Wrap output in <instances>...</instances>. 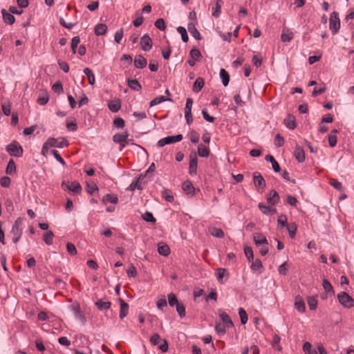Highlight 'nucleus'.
Instances as JSON below:
<instances>
[{
  "mask_svg": "<svg viewBox=\"0 0 354 354\" xmlns=\"http://www.w3.org/2000/svg\"><path fill=\"white\" fill-rule=\"evenodd\" d=\"M283 124L289 129H295L296 128V120L294 115L288 114L283 120Z\"/></svg>",
  "mask_w": 354,
  "mask_h": 354,
  "instance_id": "obj_15",
  "label": "nucleus"
},
{
  "mask_svg": "<svg viewBox=\"0 0 354 354\" xmlns=\"http://www.w3.org/2000/svg\"><path fill=\"white\" fill-rule=\"evenodd\" d=\"M46 145H50V147L64 148L67 147L69 143L65 138H49L46 140Z\"/></svg>",
  "mask_w": 354,
  "mask_h": 354,
  "instance_id": "obj_5",
  "label": "nucleus"
},
{
  "mask_svg": "<svg viewBox=\"0 0 354 354\" xmlns=\"http://www.w3.org/2000/svg\"><path fill=\"white\" fill-rule=\"evenodd\" d=\"M128 86L133 90L139 91L141 90L142 86L137 80H129Z\"/></svg>",
  "mask_w": 354,
  "mask_h": 354,
  "instance_id": "obj_40",
  "label": "nucleus"
},
{
  "mask_svg": "<svg viewBox=\"0 0 354 354\" xmlns=\"http://www.w3.org/2000/svg\"><path fill=\"white\" fill-rule=\"evenodd\" d=\"M198 156L203 158H207L209 155V149L207 147L200 144L198 146Z\"/></svg>",
  "mask_w": 354,
  "mask_h": 354,
  "instance_id": "obj_31",
  "label": "nucleus"
},
{
  "mask_svg": "<svg viewBox=\"0 0 354 354\" xmlns=\"http://www.w3.org/2000/svg\"><path fill=\"white\" fill-rule=\"evenodd\" d=\"M268 203L270 205H275L279 201V196L276 190L272 189L267 196Z\"/></svg>",
  "mask_w": 354,
  "mask_h": 354,
  "instance_id": "obj_19",
  "label": "nucleus"
},
{
  "mask_svg": "<svg viewBox=\"0 0 354 354\" xmlns=\"http://www.w3.org/2000/svg\"><path fill=\"white\" fill-rule=\"evenodd\" d=\"M239 315L240 317L241 324H245L248 319L246 311L243 308H239Z\"/></svg>",
  "mask_w": 354,
  "mask_h": 354,
  "instance_id": "obj_48",
  "label": "nucleus"
},
{
  "mask_svg": "<svg viewBox=\"0 0 354 354\" xmlns=\"http://www.w3.org/2000/svg\"><path fill=\"white\" fill-rule=\"evenodd\" d=\"M218 315L220 318L221 319L223 324L227 326V328H232L234 327L233 322L230 319V316L224 311L220 310L218 311Z\"/></svg>",
  "mask_w": 354,
  "mask_h": 354,
  "instance_id": "obj_13",
  "label": "nucleus"
},
{
  "mask_svg": "<svg viewBox=\"0 0 354 354\" xmlns=\"http://www.w3.org/2000/svg\"><path fill=\"white\" fill-rule=\"evenodd\" d=\"M281 338L277 335H275L273 337V341H272V346L277 349L279 351H282L283 348L282 346L279 344Z\"/></svg>",
  "mask_w": 354,
  "mask_h": 354,
  "instance_id": "obj_55",
  "label": "nucleus"
},
{
  "mask_svg": "<svg viewBox=\"0 0 354 354\" xmlns=\"http://www.w3.org/2000/svg\"><path fill=\"white\" fill-rule=\"evenodd\" d=\"M227 326L224 325L223 324L218 323L215 326V330L220 335H223L226 333V328Z\"/></svg>",
  "mask_w": 354,
  "mask_h": 354,
  "instance_id": "obj_57",
  "label": "nucleus"
},
{
  "mask_svg": "<svg viewBox=\"0 0 354 354\" xmlns=\"http://www.w3.org/2000/svg\"><path fill=\"white\" fill-rule=\"evenodd\" d=\"M53 236H54V234L53 233L52 231H47L44 234V242L48 245H50L53 244Z\"/></svg>",
  "mask_w": 354,
  "mask_h": 354,
  "instance_id": "obj_44",
  "label": "nucleus"
},
{
  "mask_svg": "<svg viewBox=\"0 0 354 354\" xmlns=\"http://www.w3.org/2000/svg\"><path fill=\"white\" fill-rule=\"evenodd\" d=\"M244 252L245 257L248 258L249 261H252L254 259V254L253 250L251 247H245L244 248Z\"/></svg>",
  "mask_w": 354,
  "mask_h": 354,
  "instance_id": "obj_59",
  "label": "nucleus"
},
{
  "mask_svg": "<svg viewBox=\"0 0 354 354\" xmlns=\"http://www.w3.org/2000/svg\"><path fill=\"white\" fill-rule=\"evenodd\" d=\"M220 76L224 86H227L230 82V75L223 68L220 71Z\"/></svg>",
  "mask_w": 354,
  "mask_h": 354,
  "instance_id": "obj_37",
  "label": "nucleus"
},
{
  "mask_svg": "<svg viewBox=\"0 0 354 354\" xmlns=\"http://www.w3.org/2000/svg\"><path fill=\"white\" fill-rule=\"evenodd\" d=\"M80 41V39L79 36H75L72 38L71 40V50L73 54L76 53V48L77 47V45L79 44Z\"/></svg>",
  "mask_w": 354,
  "mask_h": 354,
  "instance_id": "obj_56",
  "label": "nucleus"
},
{
  "mask_svg": "<svg viewBox=\"0 0 354 354\" xmlns=\"http://www.w3.org/2000/svg\"><path fill=\"white\" fill-rule=\"evenodd\" d=\"M124 34V30L122 28L116 31L114 35V40L117 44H120Z\"/></svg>",
  "mask_w": 354,
  "mask_h": 354,
  "instance_id": "obj_60",
  "label": "nucleus"
},
{
  "mask_svg": "<svg viewBox=\"0 0 354 354\" xmlns=\"http://www.w3.org/2000/svg\"><path fill=\"white\" fill-rule=\"evenodd\" d=\"M204 80L202 77H198L194 83L193 91L198 93L204 86Z\"/></svg>",
  "mask_w": 354,
  "mask_h": 354,
  "instance_id": "obj_33",
  "label": "nucleus"
},
{
  "mask_svg": "<svg viewBox=\"0 0 354 354\" xmlns=\"http://www.w3.org/2000/svg\"><path fill=\"white\" fill-rule=\"evenodd\" d=\"M265 159L266 161L270 162L272 164V169L275 172H279L281 171L279 163L272 155H266Z\"/></svg>",
  "mask_w": 354,
  "mask_h": 354,
  "instance_id": "obj_23",
  "label": "nucleus"
},
{
  "mask_svg": "<svg viewBox=\"0 0 354 354\" xmlns=\"http://www.w3.org/2000/svg\"><path fill=\"white\" fill-rule=\"evenodd\" d=\"M286 229L288 231L289 236L291 239H294L296 235L297 226L295 223H290L286 227Z\"/></svg>",
  "mask_w": 354,
  "mask_h": 354,
  "instance_id": "obj_36",
  "label": "nucleus"
},
{
  "mask_svg": "<svg viewBox=\"0 0 354 354\" xmlns=\"http://www.w3.org/2000/svg\"><path fill=\"white\" fill-rule=\"evenodd\" d=\"M197 165L198 160L196 155L192 154L190 156V161H189V174L191 176L196 175L197 174Z\"/></svg>",
  "mask_w": 354,
  "mask_h": 354,
  "instance_id": "obj_11",
  "label": "nucleus"
},
{
  "mask_svg": "<svg viewBox=\"0 0 354 354\" xmlns=\"http://www.w3.org/2000/svg\"><path fill=\"white\" fill-rule=\"evenodd\" d=\"M84 73L87 76L88 83L91 85H93L95 84V75L92 71L91 69L89 68H85L84 69Z\"/></svg>",
  "mask_w": 354,
  "mask_h": 354,
  "instance_id": "obj_38",
  "label": "nucleus"
},
{
  "mask_svg": "<svg viewBox=\"0 0 354 354\" xmlns=\"http://www.w3.org/2000/svg\"><path fill=\"white\" fill-rule=\"evenodd\" d=\"M254 241L257 245H268V241L264 235L261 233H255L253 235Z\"/></svg>",
  "mask_w": 354,
  "mask_h": 354,
  "instance_id": "obj_21",
  "label": "nucleus"
},
{
  "mask_svg": "<svg viewBox=\"0 0 354 354\" xmlns=\"http://www.w3.org/2000/svg\"><path fill=\"white\" fill-rule=\"evenodd\" d=\"M252 263L251 264V269L253 271H258L263 268V265L260 259H256L255 261H252Z\"/></svg>",
  "mask_w": 354,
  "mask_h": 354,
  "instance_id": "obj_53",
  "label": "nucleus"
},
{
  "mask_svg": "<svg viewBox=\"0 0 354 354\" xmlns=\"http://www.w3.org/2000/svg\"><path fill=\"white\" fill-rule=\"evenodd\" d=\"M1 12H2L3 21L6 24L12 25L15 23V18L10 12H8L4 9H3L1 10Z\"/></svg>",
  "mask_w": 354,
  "mask_h": 354,
  "instance_id": "obj_25",
  "label": "nucleus"
},
{
  "mask_svg": "<svg viewBox=\"0 0 354 354\" xmlns=\"http://www.w3.org/2000/svg\"><path fill=\"white\" fill-rule=\"evenodd\" d=\"M177 31L180 34L183 41L185 43L187 42L189 37L185 28L183 26H178L177 28Z\"/></svg>",
  "mask_w": 354,
  "mask_h": 354,
  "instance_id": "obj_46",
  "label": "nucleus"
},
{
  "mask_svg": "<svg viewBox=\"0 0 354 354\" xmlns=\"http://www.w3.org/2000/svg\"><path fill=\"white\" fill-rule=\"evenodd\" d=\"M189 139L191 140V142L192 143H198V140H199V136L198 134V133L194 131V130H192L190 132H189Z\"/></svg>",
  "mask_w": 354,
  "mask_h": 354,
  "instance_id": "obj_63",
  "label": "nucleus"
},
{
  "mask_svg": "<svg viewBox=\"0 0 354 354\" xmlns=\"http://www.w3.org/2000/svg\"><path fill=\"white\" fill-rule=\"evenodd\" d=\"M23 224V218L21 217L17 218L15 223L13 224L10 234H12V236H21L22 234V226Z\"/></svg>",
  "mask_w": 354,
  "mask_h": 354,
  "instance_id": "obj_8",
  "label": "nucleus"
},
{
  "mask_svg": "<svg viewBox=\"0 0 354 354\" xmlns=\"http://www.w3.org/2000/svg\"><path fill=\"white\" fill-rule=\"evenodd\" d=\"M295 307L300 313H304L306 310V306L304 299L301 296L297 295L295 297Z\"/></svg>",
  "mask_w": 354,
  "mask_h": 354,
  "instance_id": "obj_12",
  "label": "nucleus"
},
{
  "mask_svg": "<svg viewBox=\"0 0 354 354\" xmlns=\"http://www.w3.org/2000/svg\"><path fill=\"white\" fill-rule=\"evenodd\" d=\"M113 142L120 145V150L125 147L129 141V133L127 131L123 133H118L113 135Z\"/></svg>",
  "mask_w": 354,
  "mask_h": 354,
  "instance_id": "obj_3",
  "label": "nucleus"
},
{
  "mask_svg": "<svg viewBox=\"0 0 354 354\" xmlns=\"http://www.w3.org/2000/svg\"><path fill=\"white\" fill-rule=\"evenodd\" d=\"M118 197L115 195L113 194H106L103 196L102 202L104 203H111L115 204L118 203Z\"/></svg>",
  "mask_w": 354,
  "mask_h": 354,
  "instance_id": "obj_39",
  "label": "nucleus"
},
{
  "mask_svg": "<svg viewBox=\"0 0 354 354\" xmlns=\"http://www.w3.org/2000/svg\"><path fill=\"white\" fill-rule=\"evenodd\" d=\"M162 196L168 202L174 201V196L172 195V193L169 189H165L162 192Z\"/></svg>",
  "mask_w": 354,
  "mask_h": 354,
  "instance_id": "obj_64",
  "label": "nucleus"
},
{
  "mask_svg": "<svg viewBox=\"0 0 354 354\" xmlns=\"http://www.w3.org/2000/svg\"><path fill=\"white\" fill-rule=\"evenodd\" d=\"M303 350L306 354H318L315 349L312 348V345L308 342L304 344Z\"/></svg>",
  "mask_w": 354,
  "mask_h": 354,
  "instance_id": "obj_42",
  "label": "nucleus"
},
{
  "mask_svg": "<svg viewBox=\"0 0 354 354\" xmlns=\"http://www.w3.org/2000/svg\"><path fill=\"white\" fill-rule=\"evenodd\" d=\"M168 303L171 307L176 306L179 303L176 296L172 292L168 295Z\"/></svg>",
  "mask_w": 354,
  "mask_h": 354,
  "instance_id": "obj_52",
  "label": "nucleus"
},
{
  "mask_svg": "<svg viewBox=\"0 0 354 354\" xmlns=\"http://www.w3.org/2000/svg\"><path fill=\"white\" fill-rule=\"evenodd\" d=\"M293 32L288 28H284L281 36L283 42H289L293 38Z\"/></svg>",
  "mask_w": 354,
  "mask_h": 354,
  "instance_id": "obj_22",
  "label": "nucleus"
},
{
  "mask_svg": "<svg viewBox=\"0 0 354 354\" xmlns=\"http://www.w3.org/2000/svg\"><path fill=\"white\" fill-rule=\"evenodd\" d=\"M222 0H217L216 5L212 8V15L215 17H218L221 13Z\"/></svg>",
  "mask_w": 354,
  "mask_h": 354,
  "instance_id": "obj_41",
  "label": "nucleus"
},
{
  "mask_svg": "<svg viewBox=\"0 0 354 354\" xmlns=\"http://www.w3.org/2000/svg\"><path fill=\"white\" fill-rule=\"evenodd\" d=\"M142 218L146 221V222H148V223H156V218H154V216H153L152 213L149 212H145L142 215Z\"/></svg>",
  "mask_w": 354,
  "mask_h": 354,
  "instance_id": "obj_47",
  "label": "nucleus"
},
{
  "mask_svg": "<svg viewBox=\"0 0 354 354\" xmlns=\"http://www.w3.org/2000/svg\"><path fill=\"white\" fill-rule=\"evenodd\" d=\"M323 288L326 292L334 295V291L331 283L326 279L323 280Z\"/></svg>",
  "mask_w": 354,
  "mask_h": 354,
  "instance_id": "obj_51",
  "label": "nucleus"
},
{
  "mask_svg": "<svg viewBox=\"0 0 354 354\" xmlns=\"http://www.w3.org/2000/svg\"><path fill=\"white\" fill-rule=\"evenodd\" d=\"M95 305L100 310H107L111 307V302L99 299L95 302Z\"/></svg>",
  "mask_w": 354,
  "mask_h": 354,
  "instance_id": "obj_34",
  "label": "nucleus"
},
{
  "mask_svg": "<svg viewBox=\"0 0 354 354\" xmlns=\"http://www.w3.org/2000/svg\"><path fill=\"white\" fill-rule=\"evenodd\" d=\"M216 275V278H217V280L218 281V282L221 283H223V278L225 276H227L228 277L229 276V272L225 268H220L217 269Z\"/></svg>",
  "mask_w": 354,
  "mask_h": 354,
  "instance_id": "obj_29",
  "label": "nucleus"
},
{
  "mask_svg": "<svg viewBox=\"0 0 354 354\" xmlns=\"http://www.w3.org/2000/svg\"><path fill=\"white\" fill-rule=\"evenodd\" d=\"M6 151L12 156L21 157L23 156L24 150L22 147L16 140H13L10 144L6 146Z\"/></svg>",
  "mask_w": 354,
  "mask_h": 354,
  "instance_id": "obj_1",
  "label": "nucleus"
},
{
  "mask_svg": "<svg viewBox=\"0 0 354 354\" xmlns=\"http://www.w3.org/2000/svg\"><path fill=\"white\" fill-rule=\"evenodd\" d=\"M165 101L171 102L172 100L169 97H165L163 95H159L151 101L150 106H154Z\"/></svg>",
  "mask_w": 354,
  "mask_h": 354,
  "instance_id": "obj_32",
  "label": "nucleus"
},
{
  "mask_svg": "<svg viewBox=\"0 0 354 354\" xmlns=\"http://www.w3.org/2000/svg\"><path fill=\"white\" fill-rule=\"evenodd\" d=\"M340 28V20L339 14L334 11L331 13L329 19V28L333 35L336 34Z\"/></svg>",
  "mask_w": 354,
  "mask_h": 354,
  "instance_id": "obj_2",
  "label": "nucleus"
},
{
  "mask_svg": "<svg viewBox=\"0 0 354 354\" xmlns=\"http://www.w3.org/2000/svg\"><path fill=\"white\" fill-rule=\"evenodd\" d=\"M62 185L65 186L67 189L75 194H79L82 190L80 184L76 180L72 182L70 185L64 181L62 182Z\"/></svg>",
  "mask_w": 354,
  "mask_h": 354,
  "instance_id": "obj_10",
  "label": "nucleus"
},
{
  "mask_svg": "<svg viewBox=\"0 0 354 354\" xmlns=\"http://www.w3.org/2000/svg\"><path fill=\"white\" fill-rule=\"evenodd\" d=\"M253 180L254 186L257 189L262 190L265 189L266 183L263 177L260 173L254 172L253 174Z\"/></svg>",
  "mask_w": 354,
  "mask_h": 354,
  "instance_id": "obj_7",
  "label": "nucleus"
},
{
  "mask_svg": "<svg viewBox=\"0 0 354 354\" xmlns=\"http://www.w3.org/2000/svg\"><path fill=\"white\" fill-rule=\"evenodd\" d=\"M113 124L117 129H122L125 125V122L122 118H115L113 120Z\"/></svg>",
  "mask_w": 354,
  "mask_h": 354,
  "instance_id": "obj_50",
  "label": "nucleus"
},
{
  "mask_svg": "<svg viewBox=\"0 0 354 354\" xmlns=\"http://www.w3.org/2000/svg\"><path fill=\"white\" fill-rule=\"evenodd\" d=\"M2 111L5 115L8 116L11 113V105L9 102L2 103L1 104Z\"/></svg>",
  "mask_w": 354,
  "mask_h": 354,
  "instance_id": "obj_58",
  "label": "nucleus"
},
{
  "mask_svg": "<svg viewBox=\"0 0 354 354\" xmlns=\"http://www.w3.org/2000/svg\"><path fill=\"white\" fill-rule=\"evenodd\" d=\"M144 178H145L143 176V174H140V176L138 178H136L132 181V183L129 186L128 189L131 191L135 190L136 188H138V189H142V181L144 180Z\"/></svg>",
  "mask_w": 354,
  "mask_h": 354,
  "instance_id": "obj_17",
  "label": "nucleus"
},
{
  "mask_svg": "<svg viewBox=\"0 0 354 354\" xmlns=\"http://www.w3.org/2000/svg\"><path fill=\"white\" fill-rule=\"evenodd\" d=\"M294 156L299 162H304L306 158L304 151L302 147L297 145L295 146Z\"/></svg>",
  "mask_w": 354,
  "mask_h": 354,
  "instance_id": "obj_14",
  "label": "nucleus"
},
{
  "mask_svg": "<svg viewBox=\"0 0 354 354\" xmlns=\"http://www.w3.org/2000/svg\"><path fill=\"white\" fill-rule=\"evenodd\" d=\"M16 171V165L15 161L12 159H10L8 163L6 172L7 174H12L15 173Z\"/></svg>",
  "mask_w": 354,
  "mask_h": 354,
  "instance_id": "obj_45",
  "label": "nucleus"
},
{
  "mask_svg": "<svg viewBox=\"0 0 354 354\" xmlns=\"http://www.w3.org/2000/svg\"><path fill=\"white\" fill-rule=\"evenodd\" d=\"M71 308L75 314V317L84 323L85 321V317L81 313L80 306L78 305H73Z\"/></svg>",
  "mask_w": 354,
  "mask_h": 354,
  "instance_id": "obj_35",
  "label": "nucleus"
},
{
  "mask_svg": "<svg viewBox=\"0 0 354 354\" xmlns=\"http://www.w3.org/2000/svg\"><path fill=\"white\" fill-rule=\"evenodd\" d=\"M155 26L160 30H165V28H166V25H165V22L164 21L163 19L162 18H160V19H158L156 21H155V24H154Z\"/></svg>",
  "mask_w": 354,
  "mask_h": 354,
  "instance_id": "obj_62",
  "label": "nucleus"
},
{
  "mask_svg": "<svg viewBox=\"0 0 354 354\" xmlns=\"http://www.w3.org/2000/svg\"><path fill=\"white\" fill-rule=\"evenodd\" d=\"M210 234L217 238L224 237V232L221 228L212 227L209 229Z\"/></svg>",
  "mask_w": 354,
  "mask_h": 354,
  "instance_id": "obj_43",
  "label": "nucleus"
},
{
  "mask_svg": "<svg viewBox=\"0 0 354 354\" xmlns=\"http://www.w3.org/2000/svg\"><path fill=\"white\" fill-rule=\"evenodd\" d=\"M187 29L191 35L197 40H201L202 37L196 27V24L189 23L187 25Z\"/></svg>",
  "mask_w": 354,
  "mask_h": 354,
  "instance_id": "obj_16",
  "label": "nucleus"
},
{
  "mask_svg": "<svg viewBox=\"0 0 354 354\" xmlns=\"http://www.w3.org/2000/svg\"><path fill=\"white\" fill-rule=\"evenodd\" d=\"M147 59L142 55H137L134 59V66L138 68H143L147 66Z\"/></svg>",
  "mask_w": 354,
  "mask_h": 354,
  "instance_id": "obj_24",
  "label": "nucleus"
},
{
  "mask_svg": "<svg viewBox=\"0 0 354 354\" xmlns=\"http://www.w3.org/2000/svg\"><path fill=\"white\" fill-rule=\"evenodd\" d=\"M120 301V313L119 316L120 319L124 318L129 312V305L122 299H119Z\"/></svg>",
  "mask_w": 354,
  "mask_h": 354,
  "instance_id": "obj_18",
  "label": "nucleus"
},
{
  "mask_svg": "<svg viewBox=\"0 0 354 354\" xmlns=\"http://www.w3.org/2000/svg\"><path fill=\"white\" fill-rule=\"evenodd\" d=\"M109 110L113 113H117L121 109V102L119 99L111 101L108 104Z\"/></svg>",
  "mask_w": 354,
  "mask_h": 354,
  "instance_id": "obj_26",
  "label": "nucleus"
},
{
  "mask_svg": "<svg viewBox=\"0 0 354 354\" xmlns=\"http://www.w3.org/2000/svg\"><path fill=\"white\" fill-rule=\"evenodd\" d=\"M308 304L309 306V308L311 310H314L316 309L317 306V300L315 297H309L307 299Z\"/></svg>",
  "mask_w": 354,
  "mask_h": 354,
  "instance_id": "obj_54",
  "label": "nucleus"
},
{
  "mask_svg": "<svg viewBox=\"0 0 354 354\" xmlns=\"http://www.w3.org/2000/svg\"><path fill=\"white\" fill-rule=\"evenodd\" d=\"M49 100V96L46 91H41L37 98V103L40 105H45Z\"/></svg>",
  "mask_w": 354,
  "mask_h": 354,
  "instance_id": "obj_30",
  "label": "nucleus"
},
{
  "mask_svg": "<svg viewBox=\"0 0 354 354\" xmlns=\"http://www.w3.org/2000/svg\"><path fill=\"white\" fill-rule=\"evenodd\" d=\"M176 312L178 313L180 318H183L185 317V307L182 303L179 302L176 306Z\"/></svg>",
  "mask_w": 354,
  "mask_h": 354,
  "instance_id": "obj_49",
  "label": "nucleus"
},
{
  "mask_svg": "<svg viewBox=\"0 0 354 354\" xmlns=\"http://www.w3.org/2000/svg\"><path fill=\"white\" fill-rule=\"evenodd\" d=\"M182 139H183L182 134H177L176 136H167V137H165L164 138L159 140L157 145L159 147H162L166 145H169L171 143L180 142L182 140Z\"/></svg>",
  "mask_w": 354,
  "mask_h": 354,
  "instance_id": "obj_6",
  "label": "nucleus"
},
{
  "mask_svg": "<svg viewBox=\"0 0 354 354\" xmlns=\"http://www.w3.org/2000/svg\"><path fill=\"white\" fill-rule=\"evenodd\" d=\"M141 48L144 51H149L152 48V40L150 37L145 34L140 39Z\"/></svg>",
  "mask_w": 354,
  "mask_h": 354,
  "instance_id": "obj_9",
  "label": "nucleus"
},
{
  "mask_svg": "<svg viewBox=\"0 0 354 354\" xmlns=\"http://www.w3.org/2000/svg\"><path fill=\"white\" fill-rule=\"evenodd\" d=\"M202 57L200 50L197 48H192L189 52V57L194 59H198Z\"/></svg>",
  "mask_w": 354,
  "mask_h": 354,
  "instance_id": "obj_61",
  "label": "nucleus"
},
{
  "mask_svg": "<svg viewBox=\"0 0 354 354\" xmlns=\"http://www.w3.org/2000/svg\"><path fill=\"white\" fill-rule=\"evenodd\" d=\"M339 302L345 308H350L354 306V299L346 292H341L337 295Z\"/></svg>",
  "mask_w": 354,
  "mask_h": 354,
  "instance_id": "obj_4",
  "label": "nucleus"
},
{
  "mask_svg": "<svg viewBox=\"0 0 354 354\" xmlns=\"http://www.w3.org/2000/svg\"><path fill=\"white\" fill-rule=\"evenodd\" d=\"M158 252L160 255L167 257L170 253V249L167 244L160 243L158 245Z\"/></svg>",
  "mask_w": 354,
  "mask_h": 354,
  "instance_id": "obj_27",
  "label": "nucleus"
},
{
  "mask_svg": "<svg viewBox=\"0 0 354 354\" xmlns=\"http://www.w3.org/2000/svg\"><path fill=\"white\" fill-rule=\"evenodd\" d=\"M107 32V26L105 24H98L95 27V34L97 36L104 35Z\"/></svg>",
  "mask_w": 354,
  "mask_h": 354,
  "instance_id": "obj_28",
  "label": "nucleus"
},
{
  "mask_svg": "<svg viewBox=\"0 0 354 354\" xmlns=\"http://www.w3.org/2000/svg\"><path fill=\"white\" fill-rule=\"evenodd\" d=\"M182 188L183 191L186 193V194L191 196L194 195V187L190 180L185 181L182 185Z\"/></svg>",
  "mask_w": 354,
  "mask_h": 354,
  "instance_id": "obj_20",
  "label": "nucleus"
}]
</instances>
